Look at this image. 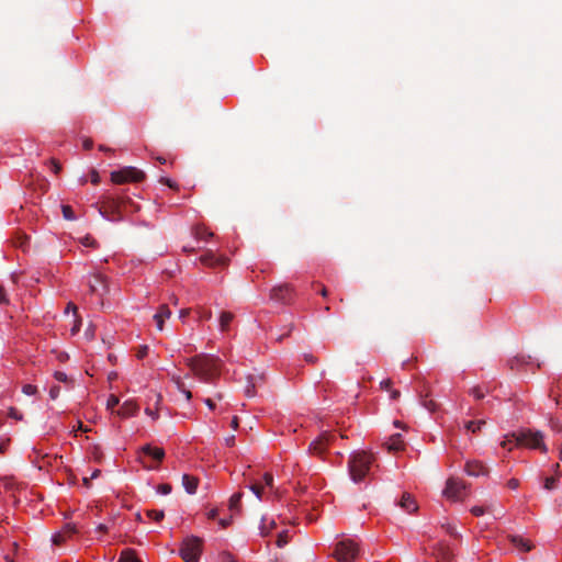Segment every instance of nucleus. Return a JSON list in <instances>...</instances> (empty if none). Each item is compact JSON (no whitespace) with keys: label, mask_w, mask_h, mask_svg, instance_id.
<instances>
[{"label":"nucleus","mask_w":562,"mask_h":562,"mask_svg":"<svg viewBox=\"0 0 562 562\" xmlns=\"http://www.w3.org/2000/svg\"><path fill=\"white\" fill-rule=\"evenodd\" d=\"M119 562H140V560L136 557L134 550L126 549L122 551Z\"/></svg>","instance_id":"obj_26"},{"label":"nucleus","mask_w":562,"mask_h":562,"mask_svg":"<svg viewBox=\"0 0 562 562\" xmlns=\"http://www.w3.org/2000/svg\"><path fill=\"white\" fill-rule=\"evenodd\" d=\"M232 519L231 518H227V519H221L220 520V525L222 528H226L229 524H231Z\"/></svg>","instance_id":"obj_58"},{"label":"nucleus","mask_w":562,"mask_h":562,"mask_svg":"<svg viewBox=\"0 0 562 562\" xmlns=\"http://www.w3.org/2000/svg\"><path fill=\"white\" fill-rule=\"evenodd\" d=\"M201 261L207 266H224L227 259L224 257H216L214 254H205L201 257Z\"/></svg>","instance_id":"obj_22"},{"label":"nucleus","mask_w":562,"mask_h":562,"mask_svg":"<svg viewBox=\"0 0 562 562\" xmlns=\"http://www.w3.org/2000/svg\"><path fill=\"white\" fill-rule=\"evenodd\" d=\"M157 492L162 495H168L171 492V486L169 484H160L157 487Z\"/></svg>","instance_id":"obj_42"},{"label":"nucleus","mask_w":562,"mask_h":562,"mask_svg":"<svg viewBox=\"0 0 562 562\" xmlns=\"http://www.w3.org/2000/svg\"><path fill=\"white\" fill-rule=\"evenodd\" d=\"M268 487L272 490L273 487V476L270 473H265L262 476V484H252L249 486L251 492L256 495V497L261 501L262 493L265 488Z\"/></svg>","instance_id":"obj_12"},{"label":"nucleus","mask_w":562,"mask_h":562,"mask_svg":"<svg viewBox=\"0 0 562 562\" xmlns=\"http://www.w3.org/2000/svg\"><path fill=\"white\" fill-rule=\"evenodd\" d=\"M254 387H255V385H254V384H252L251 386H247V387H246V395H247V396H254V395H255Z\"/></svg>","instance_id":"obj_59"},{"label":"nucleus","mask_w":562,"mask_h":562,"mask_svg":"<svg viewBox=\"0 0 562 562\" xmlns=\"http://www.w3.org/2000/svg\"><path fill=\"white\" fill-rule=\"evenodd\" d=\"M359 555L358 543L352 539H344L336 544L334 557L338 562H353Z\"/></svg>","instance_id":"obj_4"},{"label":"nucleus","mask_w":562,"mask_h":562,"mask_svg":"<svg viewBox=\"0 0 562 562\" xmlns=\"http://www.w3.org/2000/svg\"><path fill=\"white\" fill-rule=\"evenodd\" d=\"M138 412V405L132 401H125L117 409L116 414L122 418H128L136 415Z\"/></svg>","instance_id":"obj_15"},{"label":"nucleus","mask_w":562,"mask_h":562,"mask_svg":"<svg viewBox=\"0 0 562 562\" xmlns=\"http://www.w3.org/2000/svg\"><path fill=\"white\" fill-rule=\"evenodd\" d=\"M61 212H63V215L66 220L68 221H74L76 220V216H75V213L71 209V206L69 205H61Z\"/></svg>","instance_id":"obj_32"},{"label":"nucleus","mask_w":562,"mask_h":562,"mask_svg":"<svg viewBox=\"0 0 562 562\" xmlns=\"http://www.w3.org/2000/svg\"><path fill=\"white\" fill-rule=\"evenodd\" d=\"M390 397H391V400H394V401L397 400L400 397V392L396 390H391Z\"/></svg>","instance_id":"obj_57"},{"label":"nucleus","mask_w":562,"mask_h":562,"mask_svg":"<svg viewBox=\"0 0 562 562\" xmlns=\"http://www.w3.org/2000/svg\"><path fill=\"white\" fill-rule=\"evenodd\" d=\"M146 516L154 521H160L164 518V512L158 509H150L146 512Z\"/></svg>","instance_id":"obj_29"},{"label":"nucleus","mask_w":562,"mask_h":562,"mask_svg":"<svg viewBox=\"0 0 562 562\" xmlns=\"http://www.w3.org/2000/svg\"><path fill=\"white\" fill-rule=\"evenodd\" d=\"M182 484L189 494H194L198 488V480L189 474H183Z\"/></svg>","instance_id":"obj_23"},{"label":"nucleus","mask_w":562,"mask_h":562,"mask_svg":"<svg viewBox=\"0 0 562 562\" xmlns=\"http://www.w3.org/2000/svg\"><path fill=\"white\" fill-rule=\"evenodd\" d=\"M171 316V311L168 307V305L162 304L159 306L158 311L154 315V321L156 323V327L158 330L164 329V324L167 319H169Z\"/></svg>","instance_id":"obj_13"},{"label":"nucleus","mask_w":562,"mask_h":562,"mask_svg":"<svg viewBox=\"0 0 562 562\" xmlns=\"http://www.w3.org/2000/svg\"><path fill=\"white\" fill-rule=\"evenodd\" d=\"M126 206L127 204L125 201L110 196L103 201V205L99 209V213L106 221L116 222L122 220L121 209H126Z\"/></svg>","instance_id":"obj_5"},{"label":"nucleus","mask_w":562,"mask_h":562,"mask_svg":"<svg viewBox=\"0 0 562 562\" xmlns=\"http://www.w3.org/2000/svg\"><path fill=\"white\" fill-rule=\"evenodd\" d=\"M400 506L407 513H414L418 508L416 501L408 493L403 494L400 501Z\"/></svg>","instance_id":"obj_20"},{"label":"nucleus","mask_w":562,"mask_h":562,"mask_svg":"<svg viewBox=\"0 0 562 562\" xmlns=\"http://www.w3.org/2000/svg\"><path fill=\"white\" fill-rule=\"evenodd\" d=\"M516 446H525L530 449H539L541 452L547 453L548 447L543 442V435L541 431H532L530 429L513 432Z\"/></svg>","instance_id":"obj_3"},{"label":"nucleus","mask_w":562,"mask_h":562,"mask_svg":"<svg viewBox=\"0 0 562 562\" xmlns=\"http://www.w3.org/2000/svg\"><path fill=\"white\" fill-rule=\"evenodd\" d=\"M231 426H232V428L237 429V427H238V418L236 416L233 417Z\"/></svg>","instance_id":"obj_61"},{"label":"nucleus","mask_w":562,"mask_h":562,"mask_svg":"<svg viewBox=\"0 0 562 562\" xmlns=\"http://www.w3.org/2000/svg\"><path fill=\"white\" fill-rule=\"evenodd\" d=\"M80 327H81V318L79 317V315H76V316H74L72 326L70 328L71 336L77 335L80 330Z\"/></svg>","instance_id":"obj_31"},{"label":"nucleus","mask_w":562,"mask_h":562,"mask_svg":"<svg viewBox=\"0 0 562 562\" xmlns=\"http://www.w3.org/2000/svg\"><path fill=\"white\" fill-rule=\"evenodd\" d=\"M189 366L201 381L212 382L220 374L221 361L213 356L201 355L190 359Z\"/></svg>","instance_id":"obj_1"},{"label":"nucleus","mask_w":562,"mask_h":562,"mask_svg":"<svg viewBox=\"0 0 562 562\" xmlns=\"http://www.w3.org/2000/svg\"><path fill=\"white\" fill-rule=\"evenodd\" d=\"M22 392L27 396H33L37 393V387L33 384H24L22 386Z\"/></svg>","instance_id":"obj_39"},{"label":"nucleus","mask_w":562,"mask_h":562,"mask_svg":"<svg viewBox=\"0 0 562 562\" xmlns=\"http://www.w3.org/2000/svg\"><path fill=\"white\" fill-rule=\"evenodd\" d=\"M442 494L447 499L451 502L461 501L465 495V485L463 482L451 477L447 481Z\"/></svg>","instance_id":"obj_8"},{"label":"nucleus","mask_w":562,"mask_h":562,"mask_svg":"<svg viewBox=\"0 0 562 562\" xmlns=\"http://www.w3.org/2000/svg\"><path fill=\"white\" fill-rule=\"evenodd\" d=\"M147 350H148V347L147 346H144L139 349L138 353H137V357L139 359L144 358L146 355H147Z\"/></svg>","instance_id":"obj_55"},{"label":"nucleus","mask_w":562,"mask_h":562,"mask_svg":"<svg viewBox=\"0 0 562 562\" xmlns=\"http://www.w3.org/2000/svg\"><path fill=\"white\" fill-rule=\"evenodd\" d=\"M106 531V526L105 525H99L97 527V532H105Z\"/></svg>","instance_id":"obj_64"},{"label":"nucleus","mask_w":562,"mask_h":562,"mask_svg":"<svg viewBox=\"0 0 562 562\" xmlns=\"http://www.w3.org/2000/svg\"><path fill=\"white\" fill-rule=\"evenodd\" d=\"M385 447L389 451H400L404 448V440L402 438V435L395 434L392 435L386 441Z\"/></svg>","instance_id":"obj_17"},{"label":"nucleus","mask_w":562,"mask_h":562,"mask_svg":"<svg viewBox=\"0 0 562 562\" xmlns=\"http://www.w3.org/2000/svg\"><path fill=\"white\" fill-rule=\"evenodd\" d=\"M289 541V535H288V531L284 530V531H281L279 535H278V539H277V546L282 548L284 547Z\"/></svg>","instance_id":"obj_34"},{"label":"nucleus","mask_w":562,"mask_h":562,"mask_svg":"<svg viewBox=\"0 0 562 562\" xmlns=\"http://www.w3.org/2000/svg\"><path fill=\"white\" fill-rule=\"evenodd\" d=\"M372 462L373 456L370 453L364 451L352 453L348 463L351 480L355 483L361 482L369 473Z\"/></svg>","instance_id":"obj_2"},{"label":"nucleus","mask_w":562,"mask_h":562,"mask_svg":"<svg viewBox=\"0 0 562 562\" xmlns=\"http://www.w3.org/2000/svg\"><path fill=\"white\" fill-rule=\"evenodd\" d=\"M225 441H226V445H227V446H233V445H234V441H235V437H234V436H232V437H227V438L225 439Z\"/></svg>","instance_id":"obj_62"},{"label":"nucleus","mask_w":562,"mask_h":562,"mask_svg":"<svg viewBox=\"0 0 562 562\" xmlns=\"http://www.w3.org/2000/svg\"><path fill=\"white\" fill-rule=\"evenodd\" d=\"M204 403H205V405H206L210 409H214V408H215V403L213 402V400H211V398H205V400H204Z\"/></svg>","instance_id":"obj_56"},{"label":"nucleus","mask_w":562,"mask_h":562,"mask_svg":"<svg viewBox=\"0 0 562 562\" xmlns=\"http://www.w3.org/2000/svg\"><path fill=\"white\" fill-rule=\"evenodd\" d=\"M508 487L512 490H516L519 486V481L516 479H510L507 483Z\"/></svg>","instance_id":"obj_52"},{"label":"nucleus","mask_w":562,"mask_h":562,"mask_svg":"<svg viewBox=\"0 0 562 562\" xmlns=\"http://www.w3.org/2000/svg\"><path fill=\"white\" fill-rule=\"evenodd\" d=\"M291 291L288 284L279 285L271 290V297L277 301L285 302L290 299Z\"/></svg>","instance_id":"obj_16"},{"label":"nucleus","mask_w":562,"mask_h":562,"mask_svg":"<svg viewBox=\"0 0 562 562\" xmlns=\"http://www.w3.org/2000/svg\"><path fill=\"white\" fill-rule=\"evenodd\" d=\"M190 311H191L190 308L181 310L179 313V318L184 321L188 317V315L190 314Z\"/></svg>","instance_id":"obj_53"},{"label":"nucleus","mask_w":562,"mask_h":562,"mask_svg":"<svg viewBox=\"0 0 562 562\" xmlns=\"http://www.w3.org/2000/svg\"><path fill=\"white\" fill-rule=\"evenodd\" d=\"M85 149H90L92 147V142L87 139L83 142Z\"/></svg>","instance_id":"obj_63"},{"label":"nucleus","mask_w":562,"mask_h":562,"mask_svg":"<svg viewBox=\"0 0 562 562\" xmlns=\"http://www.w3.org/2000/svg\"><path fill=\"white\" fill-rule=\"evenodd\" d=\"M514 445H516V442L513 434L505 436L504 440L501 442V446L509 451L513 449Z\"/></svg>","instance_id":"obj_30"},{"label":"nucleus","mask_w":562,"mask_h":562,"mask_svg":"<svg viewBox=\"0 0 562 562\" xmlns=\"http://www.w3.org/2000/svg\"><path fill=\"white\" fill-rule=\"evenodd\" d=\"M90 180H91V182H92L93 184H98V183L100 182V176H99L98 171L92 170V171L90 172Z\"/></svg>","instance_id":"obj_47"},{"label":"nucleus","mask_w":562,"mask_h":562,"mask_svg":"<svg viewBox=\"0 0 562 562\" xmlns=\"http://www.w3.org/2000/svg\"><path fill=\"white\" fill-rule=\"evenodd\" d=\"M54 376L59 382H67V374L65 372L56 371Z\"/></svg>","instance_id":"obj_46"},{"label":"nucleus","mask_w":562,"mask_h":562,"mask_svg":"<svg viewBox=\"0 0 562 562\" xmlns=\"http://www.w3.org/2000/svg\"><path fill=\"white\" fill-rule=\"evenodd\" d=\"M241 497H243L241 493H235V494L232 495V497L229 499V509L232 512H238L239 510V505H240Z\"/></svg>","instance_id":"obj_27"},{"label":"nucleus","mask_w":562,"mask_h":562,"mask_svg":"<svg viewBox=\"0 0 562 562\" xmlns=\"http://www.w3.org/2000/svg\"><path fill=\"white\" fill-rule=\"evenodd\" d=\"M120 403V400L116 395H110L106 400V408L113 411Z\"/></svg>","instance_id":"obj_37"},{"label":"nucleus","mask_w":562,"mask_h":562,"mask_svg":"<svg viewBox=\"0 0 562 562\" xmlns=\"http://www.w3.org/2000/svg\"><path fill=\"white\" fill-rule=\"evenodd\" d=\"M177 384H178V390L184 395L186 400L190 401L192 398L191 391L187 390L184 387V384L180 381H178Z\"/></svg>","instance_id":"obj_40"},{"label":"nucleus","mask_w":562,"mask_h":562,"mask_svg":"<svg viewBox=\"0 0 562 562\" xmlns=\"http://www.w3.org/2000/svg\"><path fill=\"white\" fill-rule=\"evenodd\" d=\"M145 178V173L132 166L123 167L111 172V181L116 184L126 182H139Z\"/></svg>","instance_id":"obj_7"},{"label":"nucleus","mask_w":562,"mask_h":562,"mask_svg":"<svg viewBox=\"0 0 562 562\" xmlns=\"http://www.w3.org/2000/svg\"><path fill=\"white\" fill-rule=\"evenodd\" d=\"M71 312L72 313V316H76L78 315V308L77 306L74 304V303H68L67 307H66V313H69Z\"/></svg>","instance_id":"obj_48"},{"label":"nucleus","mask_w":562,"mask_h":562,"mask_svg":"<svg viewBox=\"0 0 562 562\" xmlns=\"http://www.w3.org/2000/svg\"><path fill=\"white\" fill-rule=\"evenodd\" d=\"M509 540L521 552H528L532 548L530 541L520 536H510Z\"/></svg>","instance_id":"obj_21"},{"label":"nucleus","mask_w":562,"mask_h":562,"mask_svg":"<svg viewBox=\"0 0 562 562\" xmlns=\"http://www.w3.org/2000/svg\"><path fill=\"white\" fill-rule=\"evenodd\" d=\"M234 318H235V315L232 312H222L218 316L220 331L221 333L228 331Z\"/></svg>","instance_id":"obj_18"},{"label":"nucleus","mask_w":562,"mask_h":562,"mask_svg":"<svg viewBox=\"0 0 562 562\" xmlns=\"http://www.w3.org/2000/svg\"><path fill=\"white\" fill-rule=\"evenodd\" d=\"M424 406L430 411V412H435L436 411V403L432 401V400H426L424 401Z\"/></svg>","instance_id":"obj_45"},{"label":"nucleus","mask_w":562,"mask_h":562,"mask_svg":"<svg viewBox=\"0 0 562 562\" xmlns=\"http://www.w3.org/2000/svg\"><path fill=\"white\" fill-rule=\"evenodd\" d=\"M9 416L15 419H22V415L13 407L9 409Z\"/></svg>","instance_id":"obj_50"},{"label":"nucleus","mask_w":562,"mask_h":562,"mask_svg":"<svg viewBox=\"0 0 562 562\" xmlns=\"http://www.w3.org/2000/svg\"><path fill=\"white\" fill-rule=\"evenodd\" d=\"M52 167H53V171L55 173H57L60 170L59 164L57 161H55V160H52Z\"/></svg>","instance_id":"obj_60"},{"label":"nucleus","mask_w":562,"mask_h":562,"mask_svg":"<svg viewBox=\"0 0 562 562\" xmlns=\"http://www.w3.org/2000/svg\"><path fill=\"white\" fill-rule=\"evenodd\" d=\"M80 244L85 247H92V248H95L97 247V241L93 237L87 235L85 237H82L80 239Z\"/></svg>","instance_id":"obj_35"},{"label":"nucleus","mask_w":562,"mask_h":562,"mask_svg":"<svg viewBox=\"0 0 562 562\" xmlns=\"http://www.w3.org/2000/svg\"><path fill=\"white\" fill-rule=\"evenodd\" d=\"M89 289L93 294L101 295L106 291L108 283L104 276L100 273L92 274L89 279Z\"/></svg>","instance_id":"obj_11"},{"label":"nucleus","mask_w":562,"mask_h":562,"mask_svg":"<svg viewBox=\"0 0 562 562\" xmlns=\"http://www.w3.org/2000/svg\"><path fill=\"white\" fill-rule=\"evenodd\" d=\"M7 302H8L7 292L3 289V286L0 285V304L7 303Z\"/></svg>","instance_id":"obj_51"},{"label":"nucleus","mask_w":562,"mask_h":562,"mask_svg":"<svg viewBox=\"0 0 562 562\" xmlns=\"http://www.w3.org/2000/svg\"><path fill=\"white\" fill-rule=\"evenodd\" d=\"M380 386L382 390L386 391V392H390L392 389V381L390 379H385V380H382L380 382Z\"/></svg>","instance_id":"obj_44"},{"label":"nucleus","mask_w":562,"mask_h":562,"mask_svg":"<svg viewBox=\"0 0 562 562\" xmlns=\"http://www.w3.org/2000/svg\"><path fill=\"white\" fill-rule=\"evenodd\" d=\"M490 510V507H483V506H473L471 508V513L474 515V516H482L483 514H485L486 512Z\"/></svg>","instance_id":"obj_41"},{"label":"nucleus","mask_w":562,"mask_h":562,"mask_svg":"<svg viewBox=\"0 0 562 562\" xmlns=\"http://www.w3.org/2000/svg\"><path fill=\"white\" fill-rule=\"evenodd\" d=\"M148 456L150 457L155 462H160L165 457V451L162 448L159 447H153L150 445H146L142 447L140 449V456L139 461L143 463V467L147 470H154L156 469L155 464H147L143 459L142 456Z\"/></svg>","instance_id":"obj_9"},{"label":"nucleus","mask_w":562,"mask_h":562,"mask_svg":"<svg viewBox=\"0 0 562 562\" xmlns=\"http://www.w3.org/2000/svg\"><path fill=\"white\" fill-rule=\"evenodd\" d=\"M145 413H146V415H148L149 417H151V419H153V420H156V419L158 418V416H159L157 411H154V409H151V408H149V407H147V408L145 409Z\"/></svg>","instance_id":"obj_49"},{"label":"nucleus","mask_w":562,"mask_h":562,"mask_svg":"<svg viewBox=\"0 0 562 562\" xmlns=\"http://www.w3.org/2000/svg\"><path fill=\"white\" fill-rule=\"evenodd\" d=\"M213 236V233L212 232H209L206 228L204 227H199L196 229V237L200 238V239H204L206 240L207 238L212 237Z\"/></svg>","instance_id":"obj_38"},{"label":"nucleus","mask_w":562,"mask_h":562,"mask_svg":"<svg viewBox=\"0 0 562 562\" xmlns=\"http://www.w3.org/2000/svg\"><path fill=\"white\" fill-rule=\"evenodd\" d=\"M162 183L167 184L169 188H175L176 183L169 178H161Z\"/></svg>","instance_id":"obj_54"},{"label":"nucleus","mask_w":562,"mask_h":562,"mask_svg":"<svg viewBox=\"0 0 562 562\" xmlns=\"http://www.w3.org/2000/svg\"><path fill=\"white\" fill-rule=\"evenodd\" d=\"M274 525H276L274 520H270L268 524L267 518L263 517L261 519V525H260L261 536H263V537L267 536L270 532V530L274 527Z\"/></svg>","instance_id":"obj_28"},{"label":"nucleus","mask_w":562,"mask_h":562,"mask_svg":"<svg viewBox=\"0 0 562 562\" xmlns=\"http://www.w3.org/2000/svg\"><path fill=\"white\" fill-rule=\"evenodd\" d=\"M75 532V526L71 524H67L64 528V530L58 531L53 535L52 541L54 544H60L63 543L67 537L71 536Z\"/></svg>","instance_id":"obj_19"},{"label":"nucleus","mask_w":562,"mask_h":562,"mask_svg":"<svg viewBox=\"0 0 562 562\" xmlns=\"http://www.w3.org/2000/svg\"><path fill=\"white\" fill-rule=\"evenodd\" d=\"M60 393V387L58 385H54L49 389V397L52 400H56Z\"/></svg>","instance_id":"obj_43"},{"label":"nucleus","mask_w":562,"mask_h":562,"mask_svg":"<svg viewBox=\"0 0 562 562\" xmlns=\"http://www.w3.org/2000/svg\"><path fill=\"white\" fill-rule=\"evenodd\" d=\"M202 553V542L196 537H188L183 540L180 555L184 562H199Z\"/></svg>","instance_id":"obj_6"},{"label":"nucleus","mask_w":562,"mask_h":562,"mask_svg":"<svg viewBox=\"0 0 562 562\" xmlns=\"http://www.w3.org/2000/svg\"><path fill=\"white\" fill-rule=\"evenodd\" d=\"M470 394L475 398V400H482L484 396H485V392L483 390V387L481 386H474L470 390Z\"/></svg>","instance_id":"obj_33"},{"label":"nucleus","mask_w":562,"mask_h":562,"mask_svg":"<svg viewBox=\"0 0 562 562\" xmlns=\"http://www.w3.org/2000/svg\"><path fill=\"white\" fill-rule=\"evenodd\" d=\"M194 313L199 321H209L212 318V311L204 307V306H196L194 307Z\"/></svg>","instance_id":"obj_25"},{"label":"nucleus","mask_w":562,"mask_h":562,"mask_svg":"<svg viewBox=\"0 0 562 562\" xmlns=\"http://www.w3.org/2000/svg\"><path fill=\"white\" fill-rule=\"evenodd\" d=\"M464 471L470 476H480L487 473V469L480 461H467Z\"/></svg>","instance_id":"obj_14"},{"label":"nucleus","mask_w":562,"mask_h":562,"mask_svg":"<svg viewBox=\"0 0 562 562\" xmlns=\"http://www.w3.org/2000/svg\"><path fill=\"white\" fill-rule=\"evenodd\" d=\"M334 438V435L323 432L317 439L311 442L310 451L314 454H322Z\"/></svg>","instance_id":"obj_10"},{"label":"nucleus","mask_w":562,"mask_h":562,"mask_svg":"<svg viewBox=\"0 0 562 562\" xmlns=\"http://www.w3.org/2000/svg\"><path fill=\"white\" fill-rule=\"evenodd\" d=\"M557 487V479L554 476L546 477L543 483V488L547 491H552Z\"/></svg>","instance_id":"obj_36"},{"label":"nucleus","mask_w":562,"mask_h":562,"mask_svg":"<svg viewBox=\"0 0 562 562\" xmlns=\"http://www.w3.org/2000/svg\"><path fill=\"white\" fill-rule=\"evenodd\" d=\"M485 425L484 419L465 422L463 427L467 431L475 434Z\"/></svg>","instance_id":"obj_24"}]
</instances>
